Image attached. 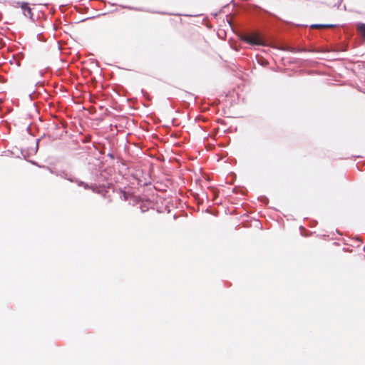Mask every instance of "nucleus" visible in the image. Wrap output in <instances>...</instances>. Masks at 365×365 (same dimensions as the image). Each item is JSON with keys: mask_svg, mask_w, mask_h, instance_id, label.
<instances>
[{"mask_svg": "<svg viewBox=\"0 0 365 365\" xmlns=\"http://www.w3.org/2000/svg\"><path fill=\"white\" fill-rule=\"evenodd\" d=\"M242 40L251 45L262 46L264 45V41L257 34H244Z\"/></svg>", "mask_w": 365, "mask_h": 365, "instance_id": "1", "label": "nucleus"}, {"mask_svg": "<svg viewBox=\"0 0 365 365\" xmlns=\"http://www.w3.org/2000/svg\"><path fill=\"white\" fill-rule=\"evenodd\" d=\"M357 30L361 33L365 39V24H360L357 26Z\"/></svg>", "mask_w": 365, "mask_h": 365, "instance_id": "4", "label": "nucleus"}, {"mask_svg": "<svg viewBox=\"0 0 365 365\" xmlns=\"http://www.w3.org/2000/svg\"><path fill=\"white\" fill-rule=\"evenodd\" d=\"M334 25L332 24H314L311 26L312 29H324V28H333Z\"/></svg>", "mask_w": 365, "mask_h": 365, "instance_id": "3", "label": "nucleus"}, {"mask_svg": "<svg viewBox=\"0 0 365 365\" xmlns=\"http://www.w3.org/2000/svg\"><path fill=\"white\" fill-rule=\"evenodd\" d=\"M21 9L24 11V12H27V14L24 13L25 16H32V12L31 8L28 6V4L24 3L21 5Z\"/></svg>", "mask_w": 365, "mask_h": 365, "instance_id": "2", "label": "nucleus"}]
</instances>
